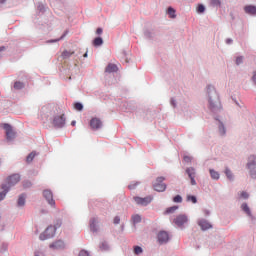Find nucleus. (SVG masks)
Instances as JSON below:
<instances>
[{
	"label": "nucleus",
	"mask_w": 256,
	"mask_h": 256,
	"mask_svg": "<svg viewBox=\"0 0 256 256\" xmlns=\"http://www.w3.org/2000/svg\"><path fill=\"white\" fill-rule=\"evenodd\" d=\"M1 189L3 191L0 192V201H3V199H5L7 193H9V187H7V185H5V184H2Z\"/></svg>",
	"instance_id": "obj_16"
},
{
	"label": "nucleus",
	"mask_w": 256,
	"mask_h": 256,
	"mask_svg": "<svg viewBox=\"0 0 256 256\" xmlns=\"http://www.w3.org/2000/svg\"><path fill=\"white\" fill-rule=\"evenodd\" d=\"M163 181H165V177L163 176L156 178L155 182L153 183L154 191L163 193L167 189V184L163 183Z\"/></svg>",
	"instance_id": "obj_3"
},
{
	"label": "nucleus",
	"mask_w": 256,
	"mask_h": 256,
	"mask_svg": "<svg viewBox=\"0 0 256 256\" xmlns=\"http://www.w3.org/2000/svg\"><path fill=\"white\" fill-rule=\"evenodd\" d=\"M226 43H227L228 45H230V43H233V40H232V39H227V40H226Z\"/></svg>",
	"instance_id": "obj_45"
},
{
	"label": "nucleus",
	"mask_w": 256,
	"mask_h": 256,
	"mask_svg": "<svg viewBox=\"0 0 256 256\" xmlns=\"http://www.w3.org/2000/svg\"><path fill=\"white\" fill-rule=\"evenodd\" d=\"M141 253H143V248H141V246H135L134 247V254L135 255H141Z\"/></svg>",
	"instance_id": "obj_29"
},
{
	"label": "nucleus",
	"mask_w": 256,
	"mask_h": 256,
	"mask_svg": "<svg viewBox=\"0 0 256 256\" xmlns=\"http://www.w3.org/2000/svg\"><path fill=\"white\" fill-rule=\"evenodd\" d=\"M37 154L35 153V152H31L28 156H27V158H26V162L27 163H31L32 161H33V159H35V156H36Z\"/></svg>",
	"instance_id": "obj_26"
},
{
	"label": "nucleus",
	"mask_w": 256,
	"mask_h": 256,
	"mask_svg": "<svg viewBox=\"0 0 256 256\" xmlns=\"http://www.w3.org/2000/svg\"><path fill=\"white\" fill-rule=\"evenodd\" d=\"M159 243H167L169 241V234L166 231H160L158 233Z\"/></svg>",
	"instance_id": "obj_14"
},
{
	"label": "nucleus",
	"mask_w": 256,
	"mask_h": 256,
	"mask_svg": "<svg viewBox=\"0 0 256 256\" xmlns=\"http://www.w3.org/2000/svg\"><path fill=\"white\" fill-rule=\"evenodd\" d=\"M197 11L198 13H205V6L203 4L198 5Z\"/></svg>",
	"instance_id": "obj_36"
},
{
	"label": "nucleus",
	"mask_w": 256,
	"mask_h": 256,
	"mask_svg": "<svg viewBox=\"0 0 256 256\" xmlns=\"http://www.w3.org/2000/svg\"><path fill=\"white\" fill-rule=\"evenodd\" d=\"M199 225H200L202 231H207V229H211V224L209 222H207L206 220L200 221Z\"/></svg>",
	"instance_id": "obj_17"
},
{
	"label": "nucleus",
	"mask_w": 256,
	"mask_h": 256,
	"mask_svg": "<svg viewBox=\"0 0 256 256\" xmlns=\"http://www.w3.org/2000/svg\"><path fill=\"white\" fill-rule=\"evenodd\" d=\"M241 63H243V56L236 58V65H241Z\"/></svg>",
	"instance_id": "obj_37"
},
{
	"label": "nucleus",
	"mask_w": 256,
	"mask_h": 256,
	"mask_svg": "<svg viewBox=\"0 0 256 256\" xmlns=\"http://www.w3.org/2000/svg\"><path fill=\"white\" fill-rule=\"evenodd\" d=\"M185 163H191V156H184Z\"/></svg>",
	"instance_id": "obj_42"
},
{
	"label": "nucleus",
	"mask_w": 256,
	"mask_h": 256,
	"mask_svg": "<svg viewBox=\"0 0 256 256\" xmlns=\"http://www.w3.org/2000/svg\"><path fill=\"white\" fill-rule=\"evenodd\" d=\"M71 55H75V51H68V50H65L62 52V58L63 59H69V57H71Z\"/></svg>",
	"instance_id": "obj_20"
},
{
	"label": "nucleus",
	"mask_w": 256,
	"mask_h": 256,
	"mask_svg": "<svg viewBox=\"0 0 256 256\" xmlns=\"http://www.w3.org/2000/svg\"><path fill=\"white\" fill-rule=\"evenodd\" d=\"M108 247H107V244H102V246H101V249H107Z\"/></svg>",
	"instance_id": "obj_46"
},
{
	"label": "nucleus",
	"mask_w": 256,
	"mask_h": 256,
	"mask_svg": "<svg viewBox=\"0 0 256 256\" xmlns=\"http://www.w3.org/2000/svg\"><path fill=\"white\" fill-rule=\"evenodd\" d=\"M53 125H55V127H60V128L65 127V114L54 117Z\"/></svg>",
	"instance_id": "obj_11"
},
{
	"label": "nucleus",
	"mask_w": 256,
	"mask_h": 256,
	"mask_svg": "<svg viewBox=\"0 0 256 256\" xmlns=\"http://www.w3.org/2000/svg\"><path fill=\"white\" fill-rule=\"evenodd\" d=\"M50 249H53L54 251H59V249H65V242H63L62 240H58L50 244Z\"/></svg>",
	"instance_id": "obj_13"
},
{
	"label": "nucleus",
	"mask_w": 256,
	"mask_h": 256,
	"mask_svg": "<svg viewBox=\"0 0 256 256\" xmlns=\"http://www.w3.org/2000/svg\"><path fill=\"white\" fill-rule=\"evenodd\" d=\"M242 210L248 214L249 217H251V210L249 209V206L247 203H243L241 206Z\"/></svg>",
	"instance_id": "obj_24"
},
{
	"label": "nucleus",
	"mask_w": 256,
	"mask_h": 256,
	"mask_svg": "<svg viewBox=\"0 0 256 256\" xmlns=\"http://www.w3.org/2000/svg\"><path fill=\"white\" fill-rule=\"evenodd\" d=\"M117 70L118 68L115 64H108V66L105 69L106 73H116Z\"/></svg>",
	"instance_id": "obj_18"
},
{
	"label": "nucleus",
	"mask_w": 256,
	"mask_h": 256,
	"mask_svg": "<svg viewBox=\"0 0 256 256\" xmlns=\"http://www.w3.org/2000/svg\"><path fill=\"white\" fill-rule=\"evenodd\" d=\"M64 36H61L60 39H57V40H52L51 43H55V41H61V39H63Z\"/></svg>",
	"instance_id": "obj_47"
},
{
	"label": "nucleus",
	"mask_w": 256,
	"mask_h": 256,
	"mask_svg": "<svg viewBox=\"0 0 256 256\" xmlns=\"http://www.w3.org/2000/svg\"><path fill=\"white\" fill-rule=\"evenodd\" d=\"M39 10H40V11H43V7H42V6H39Z\"/></svg>",
	"instance_id": "obj_50"
},
{
	"label": "nucleus",
	"mask_w": 256,
	"mask_h": 256,
	"mask_svg": "<svg viewBox=\"0 0 256 256\" xmlns=\"http://www.w3.org/2000/svg\"><path fill=\"white\" fill-rule=\"evenodd\" d=\"M3 129L5 130L8 141H11V139H15V131H13V127H11V125L3 124Z\"/></svg>",
	"instance_id": "obj_8"
},
{
	"label": "nucleus",
	"mask_w": 256,
	"mask_h": 256,
	"mask_svg": "<svg viewBox=\"0 0 256 256\" xmlns=\"http://www.w3.org/2000/svg\"><path fill=\"white\" fill-rule=\"evenodd\" d=\"M74 109H76V111H83V104L76 102L74 104Z\"/></svg>",
	"instance_id": "obj_30"
},
{
	"label": "nucleus",
	"mask_w": 256,
	"mask_h": 256,
	"mask_svg": "<svg viewBox=\"0 0 256 256\" xmlns=\"http://www.w3.org/2000/svg\"><path fill=\"white\" fill-rule=\"evenodd\" d=\"M210 175L212 179H215L216 181L219 180V172L215 171L214 169H210Z\"/></svg>",
	"instance_id": "obj_22"
},
{
	"label": "nucleus",
	"mask_w": 256,
	"mask_h": 256,
	"mask_svg": "<svg viewBox=\"0 0 256 256\" xmlns=\"http://www.w3.org/2000/svg\"><path fill=\"white\" fill-rule=\"evenodd\" d=\"M240 197H242V199H249V194H247V192H241Z\"/></svg>",
	"instance_id": "obj_38"
},
{
	"label": "nucleus",
	"mask_w": 256,
	"mask_h": 256,
	"mask_svg": "<svg viewBox=\"0 0 256 256\" xmlns=\"http://www.w3.org/2000/svg\"><path fill=\"white\" fill-rule=\"evenodd\" d=\"M245 13L248 15H256V7L253 5H248L244 7Z\"/></svg>",
	"instance_id": "obj_15"
},
{
	"label": "nucleus",
	"mask_w": 256,
	"mask_h": 256,
	"mask_svg": "<svg viewBox=\"0 0 256 256\" xmlns=\"http://www.w3.org/2000/svg\"><path fill=\"white\" fill-rule=\"evenodd\" d=\"M138 183H132L128 186V189L132 190L135 189V187H137Z\"/></svg>",
	"instance_id": "obj_43"
},
{
	"label": "nucleus",
	"mask_w": 256,
	"mask_h": 256,
	"mask_svg": "<svg viewBox=\"0 0 256 256\" xmlns=\"http://www.w3.org/2000/svg\"><path fill=\"white\" fill-rule=\"evenodd\" d=\"M84 57H87V52L84 54Z\"/></svg>",
	"instance_id": "obj_52"
},
{
	"label": "nucleus",
	"mask_w": 256,
	"mask_h": 256,
	"mask_svg": "<svg viewBox=\"0 0 256 256\" xmlns=\"http://www.w3.org/2000/svg\"><path fill=\"white\" fill-rule=\"evenodd\" d=\"M252 179H256V156H250L247 164Z\"/></svg>",
	"instance_id": "obj_4"
},
{
	"label": "nucleus",
	"mask_w": 256,
	"mask_h": 256,
	"mask_svg": "<svg viewBox=\"0 0 256 256\" xmlns=\"http://www.w3.org/2000/svg\"><path fill=\"white\" fill-rule=\"evenodd\" d=\"M186 173L190 179V184L193 186L197 185V181L195 180V177H197V172L195 171V168L193 167L187 168Z\"/></svg>",
	"instance_id": "obj_7"
},
{
	"label": "nucleus",
	"mask_w": 256,
	"mask_h": 256,
	"mask_svg": "<svg viewBox=\"0 0 256 256\" xmlns=\"http://www.w3.org/2000/svg\"><path fill=\"white\" fill-rule=\"evenodd\" d=\"M177 209H179V207L177 206H172L167 208L166 213H175V211H177Z\"/></svg>",
	"instance_id": "obj_33"
},
{
	"label": "nucleus",
	"mask_w": 256,
	"mask_h": 256,
	"mask_svg": "<svg viewBox=\"0 0 256 256\" xmlns=\"http://www.w3.org/2000/svg\"><path fill=\"white\" fill-rule=\"evenodd\" d=\"M213 92V97L209 98V105L212 111H217V109H221V101L219 100V96L217 92H215V88L213 86H208V93Z\"/></svg>",
	"instance_id": "obj_1"
},
{
	"label": "nucleus",
	"mask_w": 256,
	"mask_h": 256,
	"mask_svg": "<svg viewBox=\"0 0 256 256\" xmlns=\"http://www.w3.org/2000/svg\"><path fill=\"white\" fill-rule=\"evenodd\" d=\"M1 51H5V47H0V53Z\"/></svg>",
	"instance_id": "obj_49"
},
{
	"label": "nucleus",
	"mask_w": 256,
	"mask_h": 256,
	"mask_svg": "<svg viewBox=\"0 0 256 256\" xmlns=\"http://www.w3.org/2000/svg\"><path fill=\"white\" fill-rule=\"evenodd\" d=\"M225 175H226L227 179H229L230 181H233V172H231L229 170V168L225 169Z\"/></svg>",
	"instance_id": "obj_27"
},
{
	"label": "nucleus",
	"mask_w": 256,
	"mask_h": 256,
	"mask_svg": "<svg viewBox=\"0 0 256 256\" xmlns=\"http://www.w3.org/2000/svg\"><path fill=\"white\" fill-rule=\"evenodd\" d=\"M5 1H7V0H0V3H5Z\"/></svg>",
	"instance_id": "obj_51"
},
{
	"label": "nucleus",
	"mask_w": 256,
	"mask_h": 256,
	"mask_svg": "<svg viewBox=\"0 0 256 256\" xmlns=\"http://www.w3.org/2000/svg\"><path fill=\"white\" fill-rule=\"evenodd\" d=\"M57 227H61V224H58L57 226H49L48 228H46L44 233L40 234V240L45 241L46 239H51L52 237H55Z\"/></svg>",
	"instance_id": "obj_2"
},
{
	"label": "nucleus",
	"mask_w": 256,
	"mask_h": 256,
	"mask_svg": "<svg viewBox=\"0 0 256 256\" xmlns=\"http://www.w3.org/2000/svg\"><path fill=\"white\" fill-rule=\"evenodd\" d=\"M94 47H100V45H103V38L97 37L93 41Z\"/></svg>",
	"instance_id": "obj_21"
},
{
	"label": "nucleus",
	"mask_w": 256,
	"mask_h": 256,
	"mask_svg": "<svg viewBox=\"0 0 256 256\" xmlns=\"http://www.w3.org/2000/svg\"><path fill=\"white\" fill-rule=\"evenodd\" d=\"M90 231H93V232L97 231V219L95 218H92L90 220Z\"/></svg>",
	"instance_id": "obj_19"
},
{
	"label": "nucleus",
	"mask_w": 256,
	"mask_h": 256,
	"mask_svg": "<svg viewBox=\"0 0 256 256\" xmlns=\"http://www.w3.org/2000/svg\"><path fill=\"white\" fill-rule=\"evenodd\" d=\"M21 181V176H19V174H13L11 176H9L7 178V184L6 187H8V190L11 189V187H13V185H17V183H19Z\"/></svg>",
	"instance_id": "obj_6"
},
{
	"label": "nucleus",
	"mask_w": 256,
	"mask_h": 256,
	"mask_svg": "<svg viewBox=\"0 0 256 256\" xmlns=\"http://www.w3.org/2000/svg\"><path fill=\"white\" fill-rule=\"evenodd\" d=\"M90 127L93 131H97L103 127V122L99 118H92L90 120Z\"/></svg>",
	"instance_id": "obj_9"
},
{
	"label": "nucleus",
	"mask_w": 256,
	"mask_h": 256,
	"mask_svg": "<svg viewBox=\"0 0 256 256\" xmlns=\"http://www.w3.org/2000/svg\"><path fill=\"white\" fill-rule=\"evenodd\" d=\"M219 131H220L221 135H225V126H223V124L220 125Z\"/></svg>",
	"instance_id": "obj_39"
},
{
	"label": "nucleus",
	"mask_w": 256,
	"mask_h": 256,
	"mask_svg": "<svg viewBox=\"0 0 256 256\" xmlns=\"http://www.w3.org/2000/svg\"><path fill=\"white\" fill-rule=\"evenodd\" d=\"M76 123H77L76 121H72V122H71V125H72L73 127H75Z\"/></svg>",
	"instance_id": "obj_48"
},
{
	"label": "nucleus",
	"mask_w": 256,
	"mask_h": 256,
	"mask_svg": "<svg viewBox=\"0 0 256 256\" xmlns=\"http://www.w3.org/2000/svg\"><path fill=\"white\" fill-rule=\"evenodd\" d=\"M133 200L135 201L136 205H141L142 207H147L151 201H153V196H146L144 198L139 196H134Z\"/></svg>",
	"instance_id": "obj_5"
},
{
	"label": "nucleus",
	"mask_w": 256,
	"mask_h": 256,
	"mask_svg": "<svg viewBox=\"0 0 256 256\" xmlns=\"http://www.w3.org/2000/svg\"><path fill=\"white\" fill-rule=\"evenodd\" d=\"M168 15L171 19H175L177 17V15H175V9L171 7L168 8Z\"/></svg>",
	"instance_id": "obj_25"
},
{
	"label": "nucleus",
	"mask_w": 256,
	"mask_h": 256,
	"mask_svg": "<svg viewBox=\"0 0 256 256\" xmlns=\"http://www.w3.org/2000/svg\"><path fill=\"white\" fill-rule=\"evenodd\" d=\"M25 87V85L23 84V82H15L14 83V89H17V90H19V89H23Z\"/></svg>",
	"instance_id": "obj_28"
},
{
	"label": "nucleus",
	"mask_w": 256,
	"mask_h": 256,
	"mask_svg": "<svg viewBox=\"0 0 256 256\" xmlns=\"http://www.w3.org/2000/svg\"><path fill=\"white\" fill-rule=\"evenodd\" d=\"M174 203H182L183 202V198L181 197V195H176L173 198Z\"/></svg>",
	"instance_id": "obj_32"
},
{
	"label": "nucleus",
	"mask_w": 256,
	"mask_h": 256,
	"mask_svg": "<svg viewBox=\"0 0 256 256\" xmlns=\"http://www.w3.org/2000/svg\"><path fill=\"white\" fill-rule=\"evenodd\" d=\"M187 201H191L192 203H197V197L188 195Z\"/></svg>",
	"instance_id": "obj_34"
},
{
	"label": "nucleus",
	"mask_w": 256,
	"mask_h": 256,
	"mask_svg": "<svg viewBox=\"0 0 256 256\" xmlns=\"http://www.w3.org/2000/svg\"><path fill=\"white\" fill-rule=\"evenodd\" d=\"M120 221H121V218H119L118 216H116V217L114 218V225H119Z\"/></svg>",
	"instance_id": "obj_41"
},
{
	"label": "nucleus",
	"mask_w": 256,
	"mask_h": 256,
	"mask_svg": "<svg viewBox=\"0 0 256 256\" xmlns=\"http://www.w3.org/2000/svg\"><path fill=\"white\" fill-rule=\"evenodd\" d=\"M132 221H133V223H141V216H139V215H133L132 216Z\"/></svg>",
	"instance_id": "obj_31"
},
{
	"label": "nucleus",
	"mask_w": 256,
	"mask_h": 256,
	"mask_svg": "<svg viewBox=\"0 0 256 256\" xmlns=\"http://www.w3.org/2000/svg\"><path fill=\"white\" fill-rule=\"evenodd\" d=\"M188 221H189V219L185 215H178L174 219V223H175V225H177V227H183V225H185V223H187Z\"/></svg>",
	"instance_id": "obj_12"
},
{
	"label": "nucleus",
	"mask_w": 256,
	"mask_h": 256,
	"mask_svg": "<svg viewBox=\"0 0 256 256\" xmlns=\"http://www.w3.org/2000/svg\"><path fill=\"white\" fill-rule=\"evenodd\" d=\"M102 33H103V29L102 28H97L96 35H101Z\"/></svg>",
	"instance_id": "obj_44"
},
{
	"label": "nucleus",
	"mask_w": 256,
	"mask_h": 256,
	"mask_svg": "<svg viewBox=\"0 0 256 256\" xmlns=\"http://www.w3.org/2000/svg\"><path fill=\"white\" fill-rule=\"evenodd\" d=\"M79 256H89V252H87L85 250H81L79 253Z\"/></svg>",
	"instance_id": "obj_40"
},
{
	"label": "nucleus",
	"mask_w": 256,
	"mask_h": 256,
	"mask_svg": "<svg viewBox=\"0 0 256 256\" xmlns=\"http://www.w3.org/2000/svg\"><path fill=\"white\" fill-rule=\"evenodd\" d=\"M211 5L219 7V5H221V0H211Z\"/></svg>",
	"instance_id": "obj_35"
},
{
	"label": "nucleus",
	"mask_w": 256,
	"mask_h": 256,
	"mask_svg": "<svg viewBox=\"0 0 256 256\" xmlns=\"http://www.w3.org/2000/svg\"><path fill=\"white\" fill-rule=\"evenodd\" d=\"M18 207H23L25 205V195H20L17 202Z\"/></svg>",
	"instance_id": "obj_23"
},
{
	"label": "nucleus",
	"mask_w": 256,
	"mask_h": 256,
	"mask_svg": "<svg viewBox=\"0 0 256 256\" xmlns=\"http://www.w3.org/2000/svg\"><path fill=\"white\" fill-rule=\"evenodd\" d=\"M43 197L51 205V207H55V200L53 199V192H51V190H44Z\"/></svg>",
	"instance_id": "obj_10"
}]
</instances>
